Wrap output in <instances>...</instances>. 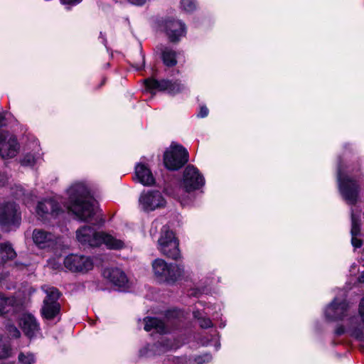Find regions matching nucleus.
I'll use <instances>...</instances> for the list:
<instances>
[{
	"instance_id": "b1692460",
	"label": "nucleus",
	"mask_w": 364,
	"mask_h": 364,
	"mask_svg": "<svg viewBox=\"0 0 364 364\" xmlns=\"http://www.w3.org/2000/svg\"><path fill=\"white\" fill-rule=\"evenodd\" d=\"M144 330L146 331H154L160 334L168 332L167 324L164 321L156 317H146L144 319Z\"/></svg>"
},
{
	"instance_id": "f3484780",
	"label": "nucleus",
	"mask_w": 364,
	"mask_h": 364,
	"mask_svg": "<svg viewBox=\"0 0 364 364\" xmlns=\"http://www.w3.org/2000/svg\"><path fill=\"white\" fill-rule=\"evenodd\" d=\"M19 326L24 334L29 338H36L41 334V329L36 318L30 314H23L19 319Z\"/></svg>"
},
{
	"instance_id": "a211bd4d",
	"label": "nucleus",
	"mask_w": 364,
	"mask_h": 364,
	"mask_svg": "<svg viewBox=\"0 0 364 364\" xmlns=\"http://www.w3.org/2000/svg\"><path fill=\"white\" fill-rule=\"evenodd\" d=\"M33 240L41 249L52 248L58 243V238L51 232L41 229L33 231Z\"/></svg>"
},
{
	"instance_id": "a878e982",
	"label": "nucleus",
	"mask_w": 364,
	"mask_h": 364,
	"mask_svg": "<svg viewBox=\"0 0 364 364\" xmlns=\"http://www.w3.org/2000/svg\"><path fill=\"white\" fill-rule=\"evenodd\" d=\"M39 144L36 142L34 144L33 153H27L21 161L23 166H31L41 158Z\"/></svg>"
},
{
	"instance_id": "dca6fc26",
	"label": "nucleus",
	"mask_w": 364,
	"mask_h": 364,
	"mask_svg": "<svg viewBox=\"0 0 364 364\" xmlns=\"http://www.w3.org/2000/svg\"><path fill=\"white\" fill-rule=\"evenodd\" d=\"M164 31L171 42L178 41L186 33L185 24L175 19H168L165 21Z\"/></svg>"
},
{
	"instance_id": "c03bdc74",
	"label": "nucleus",
	"mask_w": 364,
	"mask_h": 364,
	"mask_svg": "<svg viewBox=\"0 0 364 364\" xmlns=\"http://www.w3.org/2000/svg\"><path fill=\"white\" fill-rule=\"evenodd\" d=\"M5 120V114L4 113H0V128L6 126Z\"/></svg>"
},
{
	"instance_id": "cd10ccee",
	"label": "nucleus",
	"mask_w": 364,
	"mask_h": 364,
	"mask_svg": "<svg viewBox=\"0 0 364 364\" xmlns=\"http://www.w3.org/2000/svg\"><path fill=\"white\" fill-rule=\"evenodd\" d=\"M14 194L15 198H21L26 205H28L33 203L34 198L36 197V196L31 192H26L24 188L21 186H16Z\"/></svg>"
},
{
	"instance_id": "c85d7f7f",
	"label": "nucleus",
	"mask_w": 364,
	"mask_h": 364,
	"mask_svg": "<svg viewBox=\"0 0 364 364\" xmlns=\"http://www.w3.org/2000/svg\"><path fill=\"white\" fill-rule=\"evenodd\" d=\"M14 299L5 297L0 294V315H3L14 310Z\"/></svg>"
},
{
	"instance_id": "393cba45",
	"label": "nucleus",
	"mask_w": 364,
	"mask_h": 364,
	"mask_svg": "<svg viewBox=\"0 0 364 364\" xmlns=\"http://www.w3.org/2000/svg\"><path fill=\"white\" fill-rule=\"evenodd\" d=\"M212 360V355L205 353L202 355L194 356L187 359L186 358H174L173 362L176 364H205Z\"/></svg>"
},
{
	"instance_id": "ea45409f",
	"label": "nucleus",
	"mask_w": 364,
	"mask_h": 364,
	"mask_svg": "<svg viewBox=\"0 0 364 364\" xmlns=\"http://www.w3.org/2000/svg\"><path fill=\"white\" fill-rule=\"evenodd\" d=\"M345 323H346V321H345ZM346 331H347L346 326L345 327L341 326L338 327L336 329L335 333L336 335L341 336V335L343 334Z\"/></svg>"
},
{
	"instance_id": "4be33fe9",
	"label": "nucleus",
	"mask_w": 364,
	"mask_h": 364,
	"mask_svg": "<svg viewBox=\"0 0 364 364\" xmlns=\"http://www.w3.org/2000/svg\"><path fill=\"white\" fill-rule=\"evenodd\" d=\"M351 244L355 248H359L363 245V241L360 239V223L359 215L353 210H351Z\"/></svg>"
},
{
	"instance_id": "2f4dec72",
	"label": "nucleus",
	"mask_w": 364,
	"mask_h": 364,
	"mask_svg": "<svg viewBox=\"0 0 364 364\" xmlns=\"http://www.w3.org/2000/svg\"><path fill=\"white\" fill-rule=\"evenodd\" d=\"M181 7L186 12H192L196 9V0H181Z\"/></svg>"
},
{
	"instance_id": "20e7f679",
	"label": "nucleus",
	"mask_w": 364,
	"mask_h": 364,
	"mask_svg": "<svg viewBox=\"0 0 364 364\" xmlns=\"http://www.w3.org/2000/svg\"><path fill=\"white\" fill-rule=\"evenodd\" d=\"M152 271L156 279L161 283L173 284L184 275V269L176 264H168L158 258L152 262Z\"/></svg>"
},
{
	"instance_id": "f03ea898",
	"label": "nucleus",
	"mask_w": 364,
	"mask_h": 364,
	"mask_svg": "<svg viewBox=\"0 0 364 364\" xmlns=\"http://www.w3.org/2000/svg\"><path fill=\"white\" fill-rule=\"evenodd\" d=\"M76 238L82 245L99 247L105 245L109 250H122L124 247V240L111 234L96 231L90 226H82L76 231Z\"/></svg>"
},
{
	"instance_id": "aec40b11",
	"label": "nucleus",
	"mask_w": 364,
	"mask_h": 364,
	"mask_svg": "<svg viewBox=\"0 0 364 364\" xmlns=\"http://www.w3.org/2000/svg\"><path fill=\"white\" fill-rule=\"evenodd\" d=\"M344 321L346 322L347 332L352 336L360 338L364 328L363 318L360 314L350 316L349 314Z\"/></svg>"
},
{
	"instance_id": "1a4fd4ad",
	"label": "nucleus",
	"mask_w": 364,
	"mask_h": 364,
	"mask_svg": "<svg viewBox=\"0 0 364 364\" xmlns=\"http://www.w3.org/2000/svg\"><path fill=\"white\" fill-rule=\"evenodd\" d=\"M188 161V153L181 145H171L164 154V164L168 170H178Z\"/></svg>"
},
{
	"instance_id": "4468645a",
	"label": "nucleus",
	"mask_w": 364,
	"mask_h": 364,
	"mask_svg": "<svg viewBox=\"0 0 364 364\" xmlns=\"http://www.w3.org/2000/svg\"><path fill=\"white\" fill-rule=\"evenodd\" d=\"M19 150L20 144L14 135L9 132L0 133V156L3 159L15 157Z\"/></svg>"
},
{
	"instance_id": "a18cd8bd",
	"label": "nucleus",
	"mask_w": 364,
	"mask_h": 364,
	"mask_svg": "<svg viewBox=\"0 0 364 364\" xmlns=\"http://www.w3.org/2000/svg\"><path fill=\"white\" fill-rule=\"evenodd\" d=\"M358 280H359L360 282L364 283V272H362V274H360Z\"/></svg>"
},
{
	"instance_id": "7ed1b4c3",
	"label": "nucleus",
	"mask_w": 364,
	"mask_h": 364,
	"mask_svg": "<svg viewBox=\"0 0 364 364\" xmlns=\"http://www.w3.org/2000/svg\"><path fill=\"white\" fill-rule=\"evenodd\" d=\"M205 185V178L199 170L193 165H188L183 171L178 189L175 197L182 205H186L191 201L188 195L199 190Z\"/></svg>"
},
{
	"instance_id": "bb28decb",
	"label": "nucleus",
	"mask_w": 364,
	"mask_h": 364,
	"mask_svg": "<svg viewBox=\"0 0 364 364\" xmlns=\"http://www.w3.org/2000/svg\"><path fill=\"white\" fill-rule=\"evenodd\" d=\"M16 255V253L10 243L4 242L0 245V256L1 259V263L5 262L9 259H14Z\"/></svg>"
},
{
	"instance_id": "423d86ee",
	"label": "nucleus",
	"mask_w": 364,
	"mask_h": 364,
	"mask_svg": "<svg viewBox=\"0 0 364 364\" xmlns=\"http://www.w3.org/2000/svg\"><path fill=\"white\" fill-rule=\"evenodd\" d=\"M21 213L15 203L0 201V226L9 232L18 228L21 223Z\"/></svg>"
},
{
	"instance_id": "4c0bfd02",
	"label": "nucleus",
	"mask_w": 364,
	"mask_h": 364,
	"mask_svg": "<svg viewBox=\"0 0 364 364\" xmlns=\"http://www.w3.org/2000/svg\"><path fill=\"white\" fill-rule=\"evenodd\" d=\"M82 0H60V2L67 6H72L78 4Z\"/></svg>"
},
{
	"instance_id": "39448f33",
	"label": "nucleus",
	"mask_w": 364,
	"mask_h": 364,
	"mask_svg": "<svg viewBox=\"0 0 364 364\" xmlns=\"http://www.w3.org/2000/svg\"><path fill=\"white\" fill-rule=\"evenodd\" d=\"M337 181L340 193L349 205L355 204L358 194V186L354 176L350 171L346 172L341 165L338 167Z\"/></svg>"
},
{
	"instance_id": "7c9ffc66",
	"label": "nucleus",
	"mask_w": 364,
	"mask_h": 364,
	"mask_svg": "<svg viewBox=\"0 0 364 364\" xmlns=\"http://www.w3.org/2000/svg\"><path fill=\"white\" fill-rule=\"evenodd\" d=\"M18 358L21 364H34L36 362L35 355L30 352L21 353Z\"/></svg>"
},
{
	"instance_id": "37998d69",
	"label": "nucleus",
	"mask_w": 364,
	"mask_h": 364,
	"mask_svg": "<svg viewBox=\"0 0 364 364\" xmlns=\"http://www.w3.org/2000/svg\"><path fill=\"white\" fill-rule=\"evenodd\" d=\"M128 1L135 5H142V4H145L147 0H128Z\"/></svg>"
},
{
	"instance_id": "e433bc0d",
	"label": "nucleus",
	"mask_w": 364,
	"mask_h": 364,
	"mask_svg": "<svg viewBox=\"0 0 364 364\" xmlns=\"http://www.w3.org/2000/svg\"><path fill=\"white\" fill-rule=\"evenodd\" d=\"M209 110L208 107L205 105L200 106L199 112L197 114V116L200 118H204L206 117L208 115Z\"/></svg>"
},
{
	"instance_id": "ddd939ff",
	"label": "nucleus",
	"mask_w": 364,
	"mask_h": 364,
	"mask_svg": "<svg viewBox=\"0 0 364 364\" xmlns=\"http://www.w3.org/2000/svg\"><path fill=\"white\" fill-rule=\"evenodd\" d=\"M47 294L42 308V314L46 319H53L60 311V304L58 299L60 296L58 290L55 287H48L45 289Z\"/></svg>"
},
{
	"instance_id": "2eb2a0df",
	"label": "nucleus",
	"mask_w": 364,
	"mask_h": 364,
	"mask_svg": "<svg viewBox=\"0 0 364 364\" xmlns=\"http://www.w3.org/2000/svg\"><path fill=\"white\" fill-rule=\"evenodd\" d=\"M64 264L72 272H87L93 268L94 262L87 256L70 255L65 258Z\"/></svg>"
},
{
	"instance_id": "a19ab883",
	"label": "nucleus",
	"mask_w": 364,
	"mask_h": 364,
	"mask_svg": "<svg viewBox=\"0 0 364 364\" xmlns=\"http://www.w3.org/2000/svg\"><path fill=\"white\" fill-rule=\"evenodd\" d=\"M358 312L364 319V298L360 302Z\"/></svg>"
},
{
	"instance_id": "f257e3e1",
	"label": "nucleus",
	"mask_w": 364,
	"mask_h": 364,
	"mask_svg": "<svg viewBox=\"0 0 364 364\" xmlns=\"http://www.w3.org/2000/svg\"><path fill=\"white\" fill-rule=\"evenodd\" d=\"M68 210L81 221L89 222L96 213L93 199L87 186L83 181H75L66 190Z\"/></svg>"
},
{
	"instance_id": "9d476101",
	"label": "nucleus",
	"mask_w": 364,
	"mask_h": 364,
	"mask_svg": "<svg viewBox=\"0 0 364 364\" xmlns=\"http://www.w3.org/2000/svg\"><path fill=\"white\" fill-rule=\"evenodd\" d=\"M139 208L144 212H151L164 208L166 201L159 191L149 190L141 192L139 197Z\"/></svg>"
},
{
	"instance_id": "c9c22d12",
	"label": "nucleus",
	"mask_w": 364,
	"mask_h": 364,
	"mask_svg": "<svg viewBox=\"0 0 364 364\" xmlns=\"http://www.w3.org/2000/svg\"><path fill=\"white\" fill-rule=\"evenodd\" d=\"M6 331L9 336L17 338L20 336L21 333L18 329L13 324H9L6 326Z\"/></svg>"
},
{
	"instance_id": "58836bf2",
	"label": "nucleus",
	"mask_w": 364,
	"mask_h": 364,
	"mask_svg": "<svg viewBox=\"0 0 364 364\" xmlns=\"http://www.w3.org/2000/svg\"><path fill=\"white\" fill-rule=\"evenodd\" d=\"M8 181V176L4 172H0V186H4Z\"/></svg>"
},
{
	"instance_id": "6e6552de",
	"label": "nucleus",
	"mask_w": 364,
	"mask_h": 364,
	"mask_svg": "<svg viewBox=\"0 0 364 364\" xmlns=\"http://www.w3.org/2000/svg\"><path fill=\"white\" fill-rule=\"evenodd\" d=\"M146 88L151 92L163 91L175 95L186 90L185 84L180 80H157L154 78H147L144 80Z\"/></svg>"
},
{
	"instance_id": "79ce46f5",
	"label": "nucleus",
	"mask_w": 364,
	"mask_h": 364,
	"mask_svg": "<svg viewBox=\"0 0 364 364\" xmlns=\"http://www.w3.org/2000/svg\"><path fill=\"white\" fill-rule=\"evenodd\" d=\"M48 265L55 269H57L60 267V264L54 262V259H50L48 261Z\"/></svg>"
},
{
	"instance_id": "0eeeda50",
	"label": "nucleus",
	"mask_w": 364,
	"mask_h": 364,
	"mask_svg": "<svg viewBox=\"0 0 364 364\" xmlns=\"http://www.w3.org/2000/svg\"><path fill=\"white\" fill-rule=\"evenodd\" d=\"M158 250L164 255L173 259H177L180 257L178 241L174 233L166 227L163 228L158 240Z\"/></svg>"
},
{
	"instance_id": "5701e85b",
	"label": "nucleus",
	"mask_w": 364,
	"mask_h": 364,
	"mask_svg": "<svg viewBox=\"0 0 364 364\" xmlns=\"http://www.w3.org/2000/svg\"><path fill=\"white\" fill-rule=\"evenodd\" d=\"M156 52L160 53L164 64L167 67H173L177 64L176 52L171 48L159 45L156 48Z\"/></svg>"
},
{
	"instance_id": "6ab92c4d",
	"label": "nucleus",
	"mask_w": 364,
	"mask_h": 364,
	"mask_svg": "<svg viewBox=\"0 0 364 364\" xmlns=\"http://www.w3.org/2000/svg\"><path fill=\"white\" fill-rule=\"evenodd\" d=\"M103 276L114 286L125 289L129 287V280L125 273L119 268H107L103 271Z\"/></svg>"
},
{
	"instance_id": "412c9836",
	"label": "nucleus",
	"mask_w": 364,
	"mask_h": 364,
	"mask_svg": "<svg viewBox=\"0 0 364 364\" xmlns=\"http://www.w3.org/2000/svg\"><path fill=\"white\" fill-rule=\"evenodd\" d=\"M135 180L144 186H151L154 183V178L150 168L141 162L138 163L135 166Z\"/></svg>"
},
{
	"instance_id": "f704fd0d",
	"label": "nucleus",
	"mask_w": 364,
	"mask_h": 364,
	"mask_svg": "<svg viewBox=\"0 0 364 364\" xmlns=\"http://www.w3.org/2000/svg\"><path fill=\"white\" fill-rule=\"evenodd\" d=\"M182 313L178 310H171L168 311L165 315L166 321L170 322L172 319L180 318Z\"/></svg>"
},
{
	"instance_id": "c756f323",
	"label": "nucleus",
	"mask_w": 364,
	"mask_h": 364,
	"mask_svg": "<svg viewBox=\"0 0 364 364\" xmlns=\"http://www.w3.org/2000/svg\"><path fill=\"white\" fill-rule=\"evenodd\" d=\"M193 316L196 318L200 326L203 328H207L213 326V323L209 318L203 316V313L199 311L193 312Z\"/></svg>"
},
{
	"instance_id": "f8f14e48",
	"label": "nucleus",
	"mask_w": 364,
	"mask_h": 364,
	"mask_svg": "<svg viewBox=\"0 0 364 364\" xmlns=\"http://www.w3.org/2000/svg\"><path fill=\"white\" fill-rule=\"evenodd\" d=\"M36 214L43 221L58 217L63 213L59 203L54 198H46L38 203Z\"/></svg>"
},
{
	"instance_id": "72a5a7b5",
	"label": "nucleus",
	"mask_w": 364,
	"mask_h": 364,
	"mask_svg": "<svg viewBox=\"0 0 364 364\" xmlns=\"http://www.w3.org/2000/svg\"><path fill=\"white\" fill-rule=\"evenodd\" d=\"M201 343L203 346H214L215 350H218L220 348V343L218 334L213 336L212 338L210 341H202Z\"/></svg>"
},
{
	"instance_id": "473e14b6",
	"label": "nucleus",
	"mask_w": 364,
	"mask_h": 364,
	"mask_svg": "<svg viewBox=\"0 0 364 364\" xmlns=\"http://www.w3.org/2000/svg\"><path fill=\"white\" fill-rule=\"evenodd\" d=\"M159 346L160 348L159 349V353L161 352H165L169 349H176L179 347L178 344L171 343L169 339L166 341H162L159 344Z\"/></svg>"
},
{
	"instance_id": "9b49d317",
	"label": "nucleus",
	"mask_w": 364,
	"mask_h": 364,
	"mask_svg": "<svg viewBox=\"0 0 364 364\" xmlns=\"http://www.w3.org/2000/svg\"><path fill=\"white\" fill-rule=\"evenodd\" d=\"M350 306L346 300L335 298L324 309V315L331 321L345 320L348 316Z\"/></svg>"
}]
</instances>
